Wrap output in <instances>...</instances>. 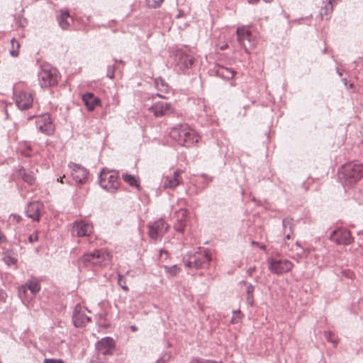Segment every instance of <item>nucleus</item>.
<instances>
[{"label": "nucleus", "mask_w": 363, "mask_h": 363, "mask_svg": "<svg viewBox=\"0 0 363 363\" xmlns=\"http://www.w3.org/2000/svg\"><path fill=\"white\" fill-rule=\"evenodd\" d=\"M69 18V13L67 10H61L60 15L58 17V21L60 27L62 29H67L69 26V23L67 19Z\"/></svg>", "instance_id": "obj_28"}, {"label": "nucleus", "mask_w": 363, "mask_h": 363, "mask_svg": "<svg viewBox=\"0 0 363 363\" xmlns=\"http://www.w3.org/2000/svg\"><path fill=\"white\" fill-rule=\"evenodd\" d=\"M27 289H29L33 295H35L40 290V285L35 280L28 281L26 285L21 286L18 289L21 298L26 296Z\"/></svg>", "instance_id": "obj_21"}, {"label": "nucleus", "mask_w": 363, "mask_h": 363, "mask_svg": "<svg viewBox=\"0 0 363 363\" xmlns=\"http://www.w3.org/2000/svg\"><path fill=\"white\" fill-rule=\"evenodd\" d=\"M169 225L162 219H160L149 225L148 234L152 239L163 236L168 230Z\"/></svg>", "instance_id": "obj_11"}, {"label": "nucleus", "mask_w": 363, "mask_h": 363, "mask_svg": "<svg viewBox=\"0 0 363 363\" xmlns=\"http://www.w3.org/2000/svg\"><path fill=\"white\" fill-rule=\"evenodd\" d=\"M177 222L174 223V228L179 232H184L186 225V220L187 216V211L186 209H180L175 213Z\"/></svg>", "instance_id": "obj_22"}, {"label": "nucleus", "mask_w": 363, "mask_h": 363, "mask_svg": "<svg viewBox=\"0 0 363 363\" xmlns=\"http://www.w3.org/2000/svg\"><path fill=\"white\" fill-rule=\"evenodd\" d=\"M118 284L121 286L123 291H128L129 288L128 287L126 284V279L124 278L123 276L118 274Z\"/></svg>", "instance_id": "obj_36"}, {"label": "nucleus", "mask_w": 363, "mask_h": 363, "mask_svg": "<svg viewBox=\"0 0 363 363\" xmlns=\"http://www.w3.org/2000/svg\"><path fill=\"white\" fill-rule=\"evenodd\" d=\"M22 178L26 182H27L30 185H33L35 181V178L33 174L26 172L24 170L23 171Z\"/></svg>", "instance_id": "obj_31"}, {"label": "nucleus", "mask_w": 363, "mask_h": 363, "mask_svg": "<svg viewBox=\"0 0 363 363\" xmlns=\"http://www.w3.org/2000/svg\"><path fill=\"white\" fill-rule=\"evenodd\" d=\"M325 338L327 340L334 345V346H336L339 342V339L335 333L332 332H328L325 333Z\"/></svg>", "instance_id": "obj_32"}, {"label": "nucleus", "mask_w": 363, "mask_h": 363, "mask_svg": "<svg viewBox=\"0 0 363 363\" xmlns=\"http://www.w3.org/2000/svg\"><path fill=\"white\" fill-rule=\"evenodd\" d=\"M30 241H33V236L30 237Z\"/></svg>", "instance_id": "obj_50"}, {"label": "nucleus", "mask_w": 363, "mask_h": 363, "mask_svg": "<svg viewBox=\"0 0 363 363\" xmlns=\"http://www.w3.org/2000/svg\"><path fill=\"white\" fill-rule=\"evenodd\" d=\"M99 184L108 191H116L120 186L118 173L115 170L104 169L100 174Z\"/></svg>", "instance_id": "obj_5"}, {"label": "nucleus", "mask_w": 363, "mask_h": 363, "mask_svg": "<svg viewBox=\"0 0 363 363\" xmlns=\"http://www.w3.org/2000/svg\"><path fill=\"white\" fill-rule=\"evenodd\" d=\"M166 272L169 273L171 276H175L180 272V268L177 267V265H174L172 267H164Z\"/></svg>", "instance_id": "obj_37"}, {"label": "nucleus", "mask_w": 363, "mask_h": 363, "mask_svg": "<svg viewBox=\"0 0 363 363\" xmlns=\"http://www.w3.org/2000/svg\"><path fill=\"white\" fill-rule=\"evenodd\" d=\"M4 262L9 265H15L17 262V259L10 254H6L3 258Z\"/></svg>", "instance_id": "obj_33"}, {"label": "nucleus", "mask_w": 363, "mask_h": 363, "mask_svg": "<svg viewBox=\"0 0 363 363\" xmlns=\"http://www.w3.org/2000/svg\"><path fill=\"white\" fill-rule=\"evenodd\" d=\"M253 291H254V287L252 285H250L247 288V301L251 306L254 303V297H253Z\"/></svg>", "instance_id": "obj_34"}, {"label": "nucleus", "mask_w": 363, "mask_h": 363, "mask_svg": "<svg viewBox=\"0 0 363 363\" xmlns=\"http://www.w3.org/2000/svg\"><path fill=\"white\" fill-rule=\"evenodd\" d=\"M242 318V315L240 311H233V315L230 320L231 324H236L239 323Z\"/></svg>", "instance_id": "obj_35"}, {"label": "nucleus", "mask_w": 363, "mask_h": 363, "mask_svg": "<svg viewBox=\"0 0 363 363\" xmlns=\"http://www.w3.org/2000/svg\"><path fill=\"white\" fill-rule=\"evenodd\" d=\"M11 48L10 49V54L13 57H17L18 55V50L20 48V43L13 38L11 40Z\"/></svg>", "instance_id": "obj_30"}, {"label": "nucleus", "mask_w": 363, "mask_h": 363, "mask_svg": "<svg viewBox=\"0 0 363 363\" xmlns=\"http://www.w3.org/2000/svg\"><path fill=\"white\" fill-rule=\"evenodd\" d=\"M39 77L41 86L50 87L58 83L60 77L55 68L50 67L48 65H44L42 67Z\"/></svg>", "instance_id": "obj_6"}, {"label": "nucleus", "mask_w": 363, "mask_h": 363, "mask_svg": "<svg viewBox=\"0 0 363 363\" xmlns=\"http://www.w3.org/2000/svg\"><path fill=\"white\" fill-rule=\"evenodd\" d=\"M192 363H222L221 362H216L209 359H195Z\"/></svg>", "instance_id": "obj_39"}, {"label": "nucleus", "mask_w": 363, "mask_h": 363, "mask_svg": "<svg viewBox=\"0 0 363 363\" xmlns=\"http://www.w3.org/2000/svg\"><path fill=\"white\" fill-rule=\"evenodd\" d=\"M323 6L321 7L320 14L322 18L327 17L333 11V6L336 4V0H323Z\"/></svg>", "instance_id": "obj_25"}, {"label": "nucleus", "mask_w": 363, "mask_h": 363, "mask_svg": "<svg viewBox=\"0 0 363 363\" xmlns=\"http://www.w3.org/2000/svg\"><path fill=\"white\" fill-rule=\"evenodd\" d=\"M258 247L262 250H265L266 247L264 245L259 244Z\"/></svg>", "instance_id": "obj_41"}, {"label": "nucleus", "mask_w": 363, "mask_h": 363, "mask_svg": "<svg viewBox=\"0 0 363 363\" xmlns=\"http://www.w3.org/2000/svg\"><path fill=\"white\" fill-rule=\"evenodd\" d=\"M65 178V176L60 177V179H57V181L60 183H63V179Z\"/></svg>", "instance_id": "obj_42"}, {"label": "nucleus", "mask_w": 363, "mask_h": 363, "mask_svg": "<svg viewBox=\"0 0 363 363\" xmlns=\"http://www.w3.org/2000/svg\"><path fill=\"white\" fill-rule=\"evenodd\" d=\"M112 255L105 250H95L92 253L83 255L78 260L79 265L86 266L88 263L94 265L105 266L111 262Z\"/></svg>", "instance_id": "obj_4"}, {"label": "nucleus", "mask_w": 363, "mask_h": 363, "mask_svg": "<svg viewBox=\"0 0 363 363\" xmlns=\"http://www.w3.org/2000/svg\"><path fill=\"white\" fill-rule=\"evenodd\" d=\"M330 239L339 245H349L353 240L350 231L345 228L334 230L330 235Z\"/></svg>", "instance_id": "obj_13"}, {"label": "nucleus", "mask_w": 363, "mask_h": 363, "mask_svg": "<svg viewBox=\"0 0 363 363\" xmlns=\"http://www.w3.org/2000/svg\"><path fill=\"white\" fill-rule=\"evenodd\" d=\"M23 155H24L26 157H30V155L28 152H22Z\"/></svg>", "instance_id": "obj_43"}, {"label": "nucleus", "mask_w": 363, "mask_h": 363, "mask_svg": "<svg viewBox=\"0 0 363 363\" xmlns=\"http://www.w3.org/2000/svg\"><path fill=\"white\" fill-rule=\"evenodd\" d=\"M37 240V237L35 236V238H33V240Z\"/></svg>", "instance_id": "obj_49"}, {"label": "nucleus", "mask_w": 363, "mask_h": 363, "mask_svg": "<svg viewBox=\"0 0 363 363\" xmlns=\"http://www.w3.org/2000/svg\"><path fill=\"white\" fill-rule=\"evenodd\" d=\"M283 225L286 233L284 243L285 245L289 247L287 254L293 259L296 262H299L303 257H307L310 250H307L301 252V249L298 242L293 243L290 247L289 240H291V235L293 234V224L291 220L284 219L283 220Z\"/></svg>", "instance_id": "obj_3"}, {"label": "nucleus", "mask_w": 363, "mask_h": 363, "mask_svg": "<svg viewBox=\"0 0 363 363\" xmlns=\"http://www.w3.org/2000/svg\"><path fill=\"white\" fill-rule=\"evenodd\" d=\"M210 260V256L206 251L199 252L189 257L186 261V265L189 267L199 269L204 267Z\"/></svg>", "instance_id": "obj_9"}, {"label": "nucleus", "mask_w": 363, "mask_h": 363, "mask_svg": "<svg viewBox=\"0 0 363 363\" xmlns=\"http://www.w3.org/2000/svg\"><path fill=\"white\" fill-rule=\"evenodd\" d=\"M82 100L89 111H93L100 104V99L91 93L83 95Z\"/></svg>", "instance_id": "obj_24"}, {"label": "nucleus", "mask_w": 363, "mask_h": 363, "mask_svg": "<svg viewBox=\"0 0 363 363\" xmlns=\"http://www.w3.org/2000/svg\"><path fill=\"white\" fill-rule=\"evenodd\" d=\"M237 36L239 43L243 47L245 52H247V49L245 46V40L250 42L252 38V33L249 26H241L237 29Z\"/></svg>", "instance_id": "obj_20"}, {"label": "nucleus", "mask_w": 363, "mask_h": 363, "mask_svg": "<svg viewBox=\"0 0 363 363\" xmlns=\"http://www.w3.org/2000/svg\"><path fill=\"white\" fill-rule=\"evenodd\" d=\"M158 96H159L160 97L164 98V96H163L161 94H158Z\"/></svg>", "instance_id": "obj_45"}, {"label": "nucleus", "mask_w": 363, "mask_h": 363, "mask_svg": "<svg viewBox=\"0 0 363 363\" xmlns=\"http://www.w3.org/2000/svg\"><path fill=\"white\" fill-rule=\"evenodd\" d=\"M216 73L219 77L225 79H231L234 78L236 74L235 71L223 66H219L216 70Z\"/></svg>", "instance_id": "obj_26"}, {"label": "nucleus", "mask_w": 363, "mask_h": 363, "mask_svg": "<svg viewBox=\"0 0 363 363\" xmlns=\"http://www.w3.org/2000/svg\"><path fill=\"white\" fill-rule=\"evenodd\" d=\"M177 66L182 72L191 68L195 64L196 59L190 52H178L177 54Z\"/></svg>", "instance_id": "obj_16"}, {"label": "nucleus", "mask_w": 363, "mask_h": 363, "mask_svg": "<svg viewBox=\"0 0 363 363\" xmlns=\"http://www.w3.org/2000/svg\"><path fill=\"white\" fill-rule=\"evenodd\" d=\"M150 110L156 117L164 116L172 112V105L164 101L154 104Z\"/></svg>", "instance_id": "obj_17"}, {"label": "nucleus", "mask_w": 363, "mask_h": 363, "mask_svg": "<svg viewBox=\"0 0 363 363\" xmlns=\"http://www.w3.org/2000/svg\"><path fill=\"white\" fill-rule=\"evenodd\" d=\"M21 84H16L14 86V94L16 104L20 109H28L31 107L33 101L31 94L21 90L18 91V89Z\"/></svg>", "instance_id": "obj_8"}, {"label": "nucleus", "mask_w": 363, "mask_h": 363, "mask_svg": "<svg viewBox=\"0 0 363 363\" xmlns=\"http://www.w3.org/2000/svg\"><path fill=\"white\" fill-rule=\"evenodd\" d=\"M339 179L345 186H352L363 177V164L348 162L339 170Z\"/></svg>", "instance_id": "obj_1"}, {"label": "nucleus", "mask_w": 363, "mask_h": 363, "mask_svg": "<svg viewBox=\"0 0 363 363\" xmlns=\"http://www.w3.org/2000/svg\"><path fill=\"white\" fill-rule=\"evenodd\" d=\"M170 136L177 140L179 144L186 147L194 145L200 139V136L196 131L186 125L172 128L170 131Z\"/></svg>", "instance_id": "obj_2"}, {"label": "nucleus", "mask_w": 363, "mask_h": 363, "mask_svg": "<svg viewBox=\"0 0 363 363\" xmlns=\"http://www.w3.org/2000/svg\"><path fill=\"white\" fill-rule=\"evenodd\" d=\"M72 169V176L76 182L84 184L87 180L88 172L85 168L77 164H70Z\"/></svg>", "instance_id": "obj_18"}, {"label": "nucleus", "mask_w": 363, "mask_h": 363, "mask_svg": "<svg viewBox=\"0 0 363 363\" xmlns=\"http://www.w3.org/2000/svg\"><path fill=\"white\" fill-rule=\"evenodd\" d=\"M122 179L125 183L129 184L130 186L139 189L140 182L138 177L128 173H124L122 175Z\"/></svg>", "instance_id": "obj_27"}, {"label": "nucleus", "mask_w": 363, "mask_h": 363, "mask_svg": "<svg viewBox=\"0 0 363 363\" xmlns=\"http://www.w3.org/2000/svg\"><path fill=\"white\" fill-rule=\"evenodd\" d=\"M94 231L91 222L86 220L75 221L72 225V233L77 237L90 236Z\"/></svg>", "instance_id": "obj_10"}, {"label": "nucleus", "mask_w": 363, "mask_h": 363, "mask_svg": "<svg viewBox=\"0 0 363 363\" xmlns=\"http://www.w3.org/2000/svg\"><path fill=\"white\" fill-rule=\"evenodd\" d=\"M155 85L158 91L162 93H167L169 91V86L162 79H157L155 80Z\"/></svg>", "instance_id": "obj_29"}, {"label": "nucleus", "mask_w": 363, "mask_h": 363, "mask_svg": "<svg viewBox=\"0 0 363 363\" xmlns=\"http://www.w3.org/2000/svg\"><path fill=\"white\" fill-rule=\"evenodd\" d=\"M109 77H110L111 79H112V78L113 77V74H112L111 75H110V76H109Z\"/></svg>", "instance_id": "obj_47"}, {"label": "nucleus", "mask_w": 363, "mask_h": 363, "mask_svg": "<svg viewBox=\"0 0 363 363\" xmlns=\"http://www.w3.org/2000/svg\"><path fill=\"white\" fill-rule=\"evenodd\" d=\"M164 0H147V6L150 8H157L161 6Z\"/></svg>", "instance_id": "obj_38"}, {"label": "nucleus", "mask_w": 363, "mask_h": 363, "mask_svg": "<svg viewBox=\"0 0 363 363\" xmlns=\"http://www.w3.org/2000/svg\"><path fill=\"white\" fill-rule=\"evenodd\" d=\"M252 245H257V246H258V245H259V243H258V242H255V241H253V242H252Z\"/></svg>", "instance_id": "obj_44"}, {"label": "nucleus", "mask_w": 363, "mask_h": 363, "mask_svg": "<svg viewBox=\"0 0 363 363\" xmlns=\"http://www.w3.org/2000/svg\"><path fill=\"white\" fill-rule=\"evenodd\" d=\"M182 171L181 169L175 170L172 174L164 177L162 186L164 189H174L182 183Z\"/></svg>", "instance_id": "obj_15"}, {"label": "nucleus", "mask_w": 363, "mask_h": 363, "mask_svg": "<svg viewBox=\"0 0 363 363\" xmlns=\"http://www.w3.org/2000/svg\"><path fill=\"white\" fill-rule=\"evenodd\" d=\"M37 240V237L35 236V238H33V240Z\"/></svg>", "instance_id": "obj_48"}, {"label": "nucleus", "mask_w": 363, "mask_h": 363, "mask_svg": "<svg viewBox=\"0 0 363 363\" xmlns=\"http://www.w3.org/2000/svg\"><path fill=\"white\" fill-rule=\"evenodd\" d=\"M36 126L43 133L51 135L55 131V127L49 114L40 116L36 120Z\"/></svg>", "instance_id": "obj_14"}, {"label": "nucleus", "mask_w": 363, "mask_h": 363, "mask_svg": "<svg viewBox=\"0 0 363 363\" xmlns=\"http://www.w3.org/2000/svg\"><path fill=\"white\" fill-rule=\"evenodd\" d=\"M44 363H65V362L61 359H45Z\"/></svg>", "instance_id": "obj_40"}, {"label": "nucleus", "mask_w": 363, "mask_h": 363, "mask_svg": "<svg viewBox=\"0 0 363 363\" xmlns=\"http://www.w3.org/2000/svg\"><path fill=\"white\" fill-rule=\"evenodd\" d=\"M263 1H265V2H269V1H271L272 0H263Z\"/></svg>", "instance_id": "obj_46"}, {"label": "nucleus", "mask_w": 363, "mask_h": 363, "mask_svg": "<svg viewBox=\"0 0 363 363\" xmlns=\"http://www.w3.org/2000/svg\"><path fill=\"white\" fill-rule=\"evenodd\" d=\"M90 318L86 314V311L81 307H76L73 315L74 325L77 328H82L90 322Z\"/></svg>", "instance_id": "obj_19"}, {"label": "nucleus", "mask_w": 363, "mask_h": 363, "mask_svg": "<svg viewBox=\"0 0 363 363\" xmlns=\"http://www.w3.org/2000/svg\"><path fill=\"white\" fill-rule=\"evenodd\" d=\"M96 350L103 355H112L116 349V341L111 337H106L96 344Z\"/></svg>", "instance_id": "obj_12"}, {"label": "nucleus", "mask_w": 363, "mask_h": 363, "mask_svg": "<svg viewBox=\"0 0 363 363\" xmlns=\"http://www.w3.org/2000/svg\"><path fill=\"white\" fill-rule=\"evenodd\" d=\"M268 267L271 272L282 275L290 272L294 267V264L286 259L271 258L268 260Z\"/></svg>", "instance_id": "obj_7"}, {"label": "nucleus", "mask_w": 363, "mask_h": 363, "mask_svg": "<svg viewBox=\"0 0 363 363\" xmlns=\"http://www.w3.org/2000/svg\"><path fill=\"white\" fill-rule=\"evenodd\" d=\"M41 204L38 202L30 203L26 210L28 217L34 220H38L40 218V212L41 209Z\"/></svg>", "instance_id": "obj_23"}]
</instances>
